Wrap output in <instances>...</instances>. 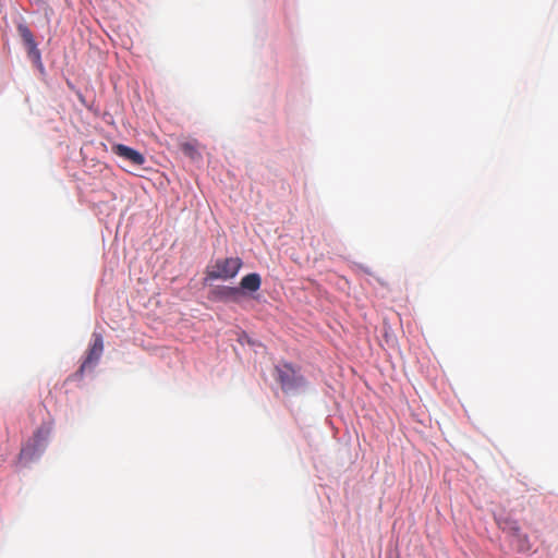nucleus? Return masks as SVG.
<instances>
[{
  "instance_id": "nucleus-1",
  "label": "nucleus",
  "mask_w": 558,
  "mask_h": 558,
  "mask_svg": "<svg viewBox=\"0 0 558 558\" xmlns=\"http://www.w3.org/2000/svg\"><path fill=\"white\" fill-rule=\"evenodd\" d=\"M243 263L240 257L218 258L206 269V279L209 280H230L240 271Z\"/></svg>"
},
{
  "instance_id": "nucleus-3",
  "label": "nucleus",
  "mask_w": 558,
  "mask_h": 558,
  "mask_svg": "<svg viewBox=\"0 0 558 558\" xmlns=\"http://www.w3.org/2000/svg\"><path fill=\"white\" fill-rule=\"evenodd\" d=\"M49 435V429L39 427L32 438V440L22 448L21 458L26 460L34 459L45 447Z\"/></svg>"
},
{
  "instance_id": "nucleus-9",
  "label": "nucleus",
  "mask_w": 558,
  "mask_h": 558,
  "mask_svg": "<svg viewBox=\"0 0 558 558\" xmlns=\"http://www.w3.org/2000/svg\"><path fill=\"white\" fill-rule=\"evenodd\" d=\"M496 522L502 531H505L511 535H519L520 525L515 520L510 519V518L499 517V518H496Z\"/></svg>"
},
{
  "instance_id": "nucleus-5",
  "label": "nucleus",
  "mask_w": 558,
  "mask_h": 558,
  "mask_svg": "<svg viewBox=\"0 0 558 558\" xmlns=\"http://www.w3.org/2000/svg\"><path fill=\"white\" fill-rule=\"evenodd\" d=\"M112 153L120 158L129 161L133 166H142L145 162V157L138 151L123 144H114Z\"/></svg>"
},
{
  "instance_id": "nucleus-7",
  "label": "nucleus",
  "mask_w": 558,
  "mask_h": 558,
  "mask_svg": "<svg viewBox=\"0 0 558 558\" xmlns=\"http://www.w3.org/2000/svg\"><path fill=\"white\" fill-rule=\"evenodd\" d=\"M260 284H262L260 276L256 272H252V274L244 276L241 279L239 289H240V291L244 290V291H248V292H256L257 290H259Z\"/></svg>"
},
{
  "instance_id": "nucleus-4",
  "label": "nucleus",
  "mask_w": 558,
  "mask_h": 558,
  "mask_svg": "<svg viewBox=\"0 0 558 558\" xmlns=\"http://www.w3.org/2000/svg\"><path fill=\"white\" fill-rule=\"evenodd\" d=\"M104 352V340L100 333L93 335V343L87 350L86 357L82 363L78 374L82 376L85 371L92 369L99 361L101 354Z\"/></svg>"
},
{
  "instance_id": "nucleus-2",
  "label": "nucleus",
  "mask_w": 558,
  "mask_h": 558,
  "mask_svg": "<svg viewBox=\"0 0 558 558\" xmlns=\"http://www.w3.org/2000/svg\"><path fill=\"white\" fill-rule=\"evenodd\" d=\"M276 379L286 392L294 391L305 384L304 377L289 363L276 366Z\"/></svg>"
},
{
  "instance_id": "nucleus-8",
  "label": "nucleus",
  "mask_w": 558,
  "mask_h": 558,
  "mask_svg": "<svg viewBox=\"0 0 558 558\" xmlns=\"http://www.w3.org/2000/svg\"><path fill=\"white\" fill-rule=\"evenodd\" d=\"M19 32L21 37L23 38L25 45L28 47L29 54H35L37 59L40 58L39 51L37 49L36 41L29 28L27 26H20Z\"/></svg>"
},
{
  "instance_id": "nucleus-6",
  "label": "nucleus",
  "mask_w": 558,
  "mask_h": 558,
  "mask_svg": "<svg viewBox=\"0 0 558 558\" xmlns=\"http://www.w3.org/2000/svg\"><path fill=\"white\" fill-rule=\"evenodd\" d=\"M211 294L214 295L215 300L219 301H233L236 302L238 298L240 295V289L235 287H216Z\"/></svg>"
},
{
  "instance_id": "nucleus-10",
  "label": "nucleus",
  "mask_w": 558,
  "mask_h": 558,
  "mask_svg": "<svg viewBox=\"0 0 558 558\" xmlns=\"http://www.w3.org/2000/svg\"><path fill=\"white\" fill-rule=\"evenodd\" d=\"M183 149L185 153L192 151V146L190 144H184Z\"/></svg>"
}]
</instances>
